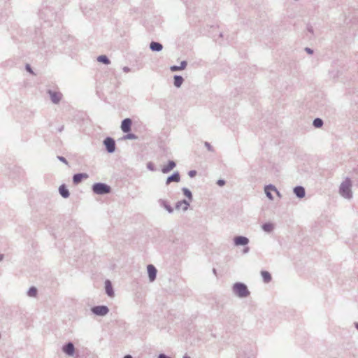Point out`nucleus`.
<instances>
[{
  "label": "nucleus",
  "mask_w": 358,
  "mask_h": 358,
  "mask_svg": "<svg viewBox=\"0 0 358 358\" xmlns=\"http://www.w3.org/2000/svg\"><path fill=\"white\" fill-rule=\"evenodd\" d=\"M351 188V180L347 178L343 182H341L339 187V194L345 199H350L352 197Z\"/></svg>",
  "instance_id": "nucleus-1"
},
{
  "label": "nucleus",
  "mask_w": 358,
  "mask_h": 358,
  "mask_svg": "<svg viewBox=\"0 0 358 358\" xmlns=\"http://www.w3.org/2000/svg\"><path fill=\"white\" fill-rule=\"evenodd\" d=\"M233 292L236 296L241 299L246 298L250 294L247 285L243 282H236L234 284Z\"/></svg>",
  "instance_id": "nucleus-2"
},
{
  "label": "nucleus",
  "mask_w": 358,
  "mask_h": 358,
  "mask_svg": "<svg viewBox=\"0 0 358 358\" xmlns=\"http://www.w3.org/2000/svg\"><path fill=\"white\" fill-rule=\"evenodd\" d=\"M93 191L99 194H106L110 192V187L103 183H96L93 186Z\"/></svg>",
  "instance_id": "nucleus-3"
},
{
  "label": "nucleus",
  "mask_w": 358,
  "mask_h": 358,
  "mask_svg": "<svg viewBox=\"0 0 358 358\" xmlns=\"http://www.w3.org/2000/svg\"><path fill=\"white\" fill-rule=\"evenodd\" d=\"M234 243L236 246H246L249 243V239L243 236H237L234 238Z\"/></svg>",
  "instance_id": "nucleus-4"
},
{
  "label": "nucleus",
  "mask_w": 358,
  "mask_h": 358,
  "mask_svg": "<svg viewBox=\"0 0 358 358\" xmlns=\"http://www.w3.org/2000/svg\"><path fill=\"white\" fill-rule=\"evenodd\" d=\"M132 125V121L130 118L124 119L121 124V129L124 133H128L131 131V127Z\"/></svg>",
  "instance_id": "nucleus-5"
},
{
  "label": "nucleus",
  "mask_w": 358,
  "mask_h": 358,
  "mask_svg": "<svg viewBox=\"0 0 358 358\" xmlns=\"http://www.w3.org/2000/svg\"><path fill=\"white\" fill-rule=\"evenodd\" d=\"M92 311L98 315H105L108 312V308L105 306H95L92 308Z\"/></svg>",
  "instance_id": "nucleus-6"
},
{
  "label": "nucleus",
  "mask_w": 358,
  "mask_h": 358,
  "mask_svg": "<svg viewBox=\"0 0 358 358\" xmlns=\"http://www.w3.org/2000/svg\"><path fill=\"white\" fill-rule=\"evenodd\" d=\"M104 145H106V149L109 152H113L115 151V143L113 138L109 137L106 138L104 140Z\"/></svg>",
  "instance_id": "nucleus-7"
},
{
  "label": "nucleus",
  "mask_w": 358,
  "mask_h": 358,
  "mask_svg": "<svg viewBox=\"0 0 358 358\" xmlns=\"http://www.w3.org/2000/svg\"><path fill=\"white\" fill-rule=\"evenodd\" d=\"M293 192L296 196L299 199H302L306 195L305 188L302 186H296L294 188Z\"/></svg>",
  "instance_id": "nucleus-8"
},
{
  "label": "nucleus",
  "mask_w": 358,
  "mask_h": 358,
  "mask_svg": "<svg viewBox=\"0 0 358 358\" xmlns=\"http://www.w3.org/2000/svg\"><path fill=\"white\" fill-rule=\"evenodd\" d=\"M264 192H265V194L266 195V196L270 199V200H273V196L271 194V192H277V189L276 187L273 185H268L265 187L264 188Z\"/></svg>",
  "instance_id": "nucleus-9"
},
{
  "label": "nucleus",
  "mask_w": 358,
  "mask_h": 358,
  "mask_svg": "<svg viewBox=\"0 0 358 358\" xmlns=\"http://www.w3.org/2000/svg\"><path fill=\"white\" fill-rule=\"evenodd\" d=\"M49 94L53 103H58L60 101L62 96L60 92L50 91Z\"/></svg>",
  "instance_id": "nucleus-10"
},
{
  "label": "nucleus",
  "mask_w": 358,
  "mask_h": 358,
  "mask_svg": "<svg viewBox=\"0 0 358 358\" xmlns=\"http://www.w3.org/2000/svg\"><path fill=\"white\" fill-rule=\"evenodd\" d=\"M147 268L150 280L154 281L156 278L157 269L152 265H148Z\"/></svg>",
  "instance_id": "nucleus-11"
},
{
  "label": "nucleus",
  "mask_w": 358,
  "mask_h": 358,
  "mask_svg": "<svg viewBox=\"0 0 358 358\" xmlns=\"http://www.w3.org/2000/svg\"><path fill=\"white\" fill-rule=\"evenodd\" d=\"M176 166V163L173 161H169L166 165H164L162 168V171L164 173H169L171 170H173Z\"/></svg>",
  "instance_id": "nucleus-12"
},
{
  "label": "nucleus",
  "mask_w": 358,
  "mask_h": 358,
  "mask_svg": "<svg viewBox=\"0 0 358 358\" xmlns=\"http://www.w3.org/2000/svg\"><path fill=\"white\" fill-rule=\"evenodd\" d=\"M74 350V346L71 343H69L63 347V351L68 355H73Z\"/></svg>",
  "instance_id": "nucleus-13"
},
{
  "label": "nucleus",
  "mask_w": 358,
  "mask_h": 358,
  "mask_svg": "<svg viewBox=\"0 0 358 358\" xmlns=\"http://www.w3.org/2000/svg\"><path fill=\"white\" fill-rule=\"evenodd\" d=\"M105 288L106 292L109 296L112 297L114 296L112 285L109 280H106L105 282Z\"/></svg>",
  "instance_id": "nucleus-14"
},
{
  "label": "nucleus",
  "mask_w": 358,
  "mask_h": 358,
  "mask_svg": "<svg viewBox=\"0 0 358 358\" xmlns=\"http://www.w3.org/2000/svg\"><path fill=\"white\" fill-rule=\"evenodd\" d=\"M180 175L178 173H175L172 176H169L166 180V185L170 184L172 182H179L180 181Z\"/></svg>",
  "instance_id": "nucleus-15"
},
{
  "label": "nucleus",
  "mask_w": 358,
  "mask_h": 358,
  "mask_svg": "<svg viewBox=\"0 0 358 358\" xmlns=\"http://www.w3.org/2000/svg\"><path fill=\"white\" fill-rule=\"evenodd\" d=\"M88 176L86 173H78L73 176V182L78 184L82 181L83 179L87 178Z\"/></svg>",
  "instance_id": "nucleus-16"
},
{
  "label": "nucleus",
  "mask_w": 358,
  "mask_h": 358,
  "mask_svg": "<svg viewBox=\"0 0 358 358\" xmlns=\"http://www.w3.org/2000/svg\"><path fill=\"white\" fill-rule=\"evenodd\" d=\"M262 229L267 233H271L274 229V224L271 222H266L262 226Z\"/></svg>",
  "instance_id": "nucleus-17"
},
{
  "label": "nucleus",
  "mask_w": 358,
  "mask_h": 358,
  "mask_svg": "<svg viewBox=\"0 0 358 358\" xmlns=\"http://www.w3.org/2000/svg\"><path fill=\"white\" fill-rule=\"evenodd\" d=\"M306 36L309 39L312 38L313 36H315L316 34H315V29L313 27L311 24H308L306 27Z\"/></svg>",
  "instance_id": "nucleus-18"
},
{
  "label": "nucleus",
  "mask_w": 358,
  "mask_h": 358,
  "mask_svg": "<svg viewBox=\"0 0 358 358\" xmlns=\"http://www.w3.org/2000/svg\"><path fill=\"white\" fill-rule=\"evenodd\" d=\"M59 193L60 194L64 197V198H67L69 197V190L68 189L66 188V187L64 185H62L59 187Z\"/></svg>",
  "instance_id": "nucleus-19"
},
{
  "label": "nucleus",
  "mask_w": 358,
  "mask_h": 358,
  "mask_svg": "<svg viewBox=\"0 0 358 358\" xmlns=\"http://www.w3.org/2000/svg\"><path fill=\"white\" fill-rule=\"evenodd\" d=\"M261 275L264 282L268 283L271 280V275L269 272L266 271H262L261 272Z\"/></svg>",
  "instance_id": "nucleus-20"
},
{
  "label": "nucleus",
  "mask_w": 358,
  "mask_h": 358,
  "mask_svg": "<svg viewBox=\"0 0 358 358\" xmlns=\"http://www.w3.org/2000/svg\"><path fill=\"white\" fill-rule=\"evenodd\" d=\"M150 49L152 51H160L162 49V45L157 42H152L150 43Z\"/></svg>",
  "instance_id": "nucleus-21"
},
{
  "label": "nucleus",
  "mask_w": 358,
  "mask_h": 358,
  "mask_svg": "<svg viewBox=\"0 0 358 358\" xmlns=\"http://www.w3.org/2000/svg\"><path fill=\"white\" fill-rule=\"evenodd\" d=\"M323 124H324L323 120L321 118H319V117H317V118L314 119L313 122V125L315 128H320V127H322Z\"/></svg>",
  "instance_id": "nucleus-22"
},
{
  "label": "nucleus",
  "mask_w": 358,
  "mask_h": 358,
  "mask_svg": "<svg viewBox=\"0 0 358 358\" xmlns=\"http://www.w3.org/2000/svg\"><path fill=\"white\" fill-rule=\"evenodd\" d=\"M183 83V78L180 76H174V85L177 87H179L181 86V85Z\"/></svg>",
  "instance_id": "nucleus-23"
},
{
  "label": "nucleus",
  "mask_w": 358,
  "mask_h": 358,
  "mask_svg": "<svg viewBox=\"0 0 358 358\" xmlns=\"http://www.w3.org/2000/svg\"><path fill=\"white\" fill-rule=\"evenodd\" d=\"M187 65V63L185 62H182L181 64H180V66H171V70L172 71H179V70H182L185 68Z\"/></svg>",
  "instance_id": "nucleus-24"
},
{
  "label": "nucleus",
  "mask_w": 358,
  "mask_h": 358,
  "mask_svg": "<svg viewBox=\"0 0 358 358\" xmlns=\"http://www.w3.org/2000/svg\"><path fill=\"white\" fill-rule=\"evenodd\" d=\"M97 60L99 62L103 63L105 64H108L110 63L109 59L106 55H101L97 57Z\"/></svg>",
  "instance_id": "nucleus-25"
},
{
  "label": "nucleus",
  "mask_w": 358,
  "mask_h": 358,
  "mask_svg": "<svg viewBox=\"0 0 358 358\" xmlns=\"http://www.w3.org/2000/svg\"><path fill=\"white\" fill-rule=\"evenodd\" d=\"M37 294V289L35 287H31L28 291V295L29 296H36Z\"/></svg>",
  "instance_id": "nucleus-26"
},
{
  "label": "nucleus",
  "mask_w": 358,
  "mask_h": 358,
  "mask_svg": "<svg viewBox=\"0 0 358 358\" xmlns=\"http://www.w3.org/2000/svg\"><path fill=\"white\" fill-rule=\"evenodd\" d=\"M238 358H255V355L254 352H250L248 354L245 355L244 357L239 355Z\"/></svg>",
  "instance_id": "nucleus-27"
},
{
  "label": "nucleus",
  "mask_w": 358,
  "mask_h": 358,
  "mask_svg": "<svg viewBox=\"0 0 358 358\" xmlns=\"http://www.w3.org/2000/svg\"><path fill=\"white\" fill-rule=\"evenodd\" d=\"M183 193L186 197H187L189 199L192 198V193L189 189H185V188L183 189Z\"/></svg>",
  "instance_id": "nucleus-28"
},
{
  "label": "nucleus",
  "mask_w": 358,
  "mask_h": 358,
  "mask_svg": "<svg viewBox=\"0 0 358 358\" xmlns=\"http://www.w3.org/2000/svg\"><path fill=\"white\" fill-rule=\"evenodd\" d=\"M125 139H135L136 136L133 134H129L124 137Z\"/></svg>",
  "instance_id": "nucleus-29"
},
{
  "label": "nucleus",
  "mask_w": 358,
  "mask_h": 358,
  "mask_svg": "<svg viewBox=\"0 0 358 358\" xmlns=\"http://www.w3.org/2000/svg\"><path fill=\"white\" fill-rule=\"evenodd\" d=\"M304 50L309 55H313L314 52L313 49L308 47L305 48Z\"/></svg>",
  "instance_id": "nucleus-30"
},
{
  "label": "nucleus",
  "mask_w": 358,
  "mask_h": 358,
  "mask_svg": "<svg viewBox=\"0 0 358 358\" xmlns=\"http://www.w3.org/2000/svg\"><path fill=\"white\" fill-rule=\"evenodd\" d=\"M180 205H184L183 209L185 210L187 209V206H189V204L185 201H182Z\"/></svg>",
  "instance_id": "nucleus-31"
},
{
  "label": "nucleus",
  "mask_w": 358,
  "mask_h": 358,
  "mask_svg": "<svg viewBox=\"0 0 358 358\" xmlns=\"http://www.w3.org/2000/svg\"><path fill=\"white\" fill-rule=\"evenodd\" d=\"M196 171H190L189 172V176L190 177H194V176H196Z\"/></svg>",
  "instance_id": "nucleus-32"
},
{
  "label": "nucleus",
  "mask_w": 358,
  "mask_h": 358,
  "mask_svg": "<svg viewBox=\"0 0 358 358\" xmlns=\"http://www.w3.org/2000/svg\"><path fill=\"white\" fill-rule=\"evenodd\" d=\"M249 250H250V248L246 246L244 248L243 250V252L244 254H246V253H248L249 252Z\"/></svg>",
  "instance_id": "nucleus-33"
},
{
  "label": "nucleus",
  "mask_w": 358,
  "mask_h": 358,
  "mask_svg": "<svg viewBox=\"0 0 358 358\" xmlns=\"http://www.w3.org/2000/svg\"><path fill=\"white\" fill-rule=\"evenodd\" d=\"M217 184L219 185V186H222L224 185V180H218L217 182Z\"/></svg>",
  "instance_id": "nucleus-34"
},
{
  "label": "nucleus",
  "mask_w": 358,
  "mask_h": 358,
  "mask_svg": "<svg viewBox=\"0 0 358 358\" xmlns=\"http://www.w3.org/2000/svg\"><path fill=\"white\" fill-rule=\"evenodd\" d=\"M58 159H59L60 161H62V162H64V163H65V164H67V162H66V160L65 159V158H64V157H58Z\"/></svg>",
  "instance_id": "nucleus-35"
},
{
  "label": "nucleus",
  "mask_w": 358,
  "mask_h": 358,
  "mask_svg": "<svg viewBox=\"0 0 358 358\" xmlns=\"http://www.w3.org/2000/svg\"><path fill=\"white\" fill-rule=\"evenodd\" d=\"M26 69H27V70L29 72H30V73H33V72H32V71H31V68H30V66H29V65H27Z\"/></svg>",
  "instance_id": "nucleus-36"
},
{
  "label": "nucleus",
  "mask_w": 358,
  "mask_h": 358,
  "mask_svg": "<svg viewBox=\"0 0 358 358\" xmlns=\"http://www.w3.org/2000/svg\"><path fill=\"white\" fill-rule=\"evenodd\" d=\"M275 192L276 193V194L278 195V197L281 198L282 195L278 189H277V192Z\"/></svg>",
  "instance_id": "nucleus-37"
},
{
  "label": "nucleus",
  "mask_w": 358,
  "mask_h": 358,
  "mask_svg": "<svg viewBox=\"0 0 358 358\" xmlns=\"http://www.w3.org/2000/svg\"><path fill=\"white\" fill-rule=\"evenodd\" d=\"M355 326L356 329L358 330V322H356L355 324Z\"/></svg>",
  "instance_id": "nucleus-38"
},
{
  "label": "nucleus",
  "mask_w": 358,
  "mask_h": 358,
  "mask_svg": "<svg viewBox=\"0 0 358 358\" xmlns=\"http://www.w3.org/2000/svg\"><path fill=\"white\" fill-rule=\"evenodd\" d=\"M124 358H132V357L130 355H126Z\"/></svg>",
  "instance_id": "nucleus-39"
},
{
  "label": "nucleus",
  "mask_w": 358,
  "mask_h": 358,
  "mask_svg": "<svg viewBox=\"0 0 358 358\" xmlns=\"http://www.w3.org/2000/svg\"><path fill=\"white\" fill-rule=\"evenodd\" d=\"M184 358H189V357H185Z\"/></svg>",
  "instance_id": "nucleus-40"
}]
</instances>
